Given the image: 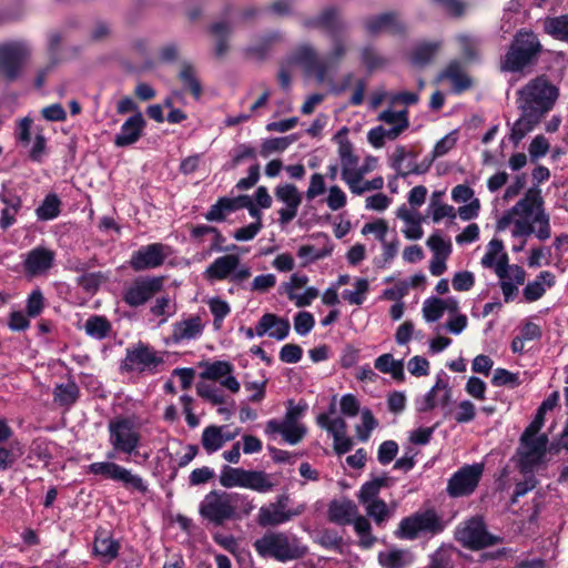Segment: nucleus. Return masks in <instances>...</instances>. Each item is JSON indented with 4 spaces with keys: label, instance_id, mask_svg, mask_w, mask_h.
<instances>
[{
    "label": "nucleus",
    "instance_id": "nucleus-35",
    "mask_svg": "<svg viewBox=\"0 0 568 568\" xmlns=\"http://www.w3.org/2000/svg\"><path fill=\"white\" fill-rule=\"evenodd\" d=\"M520 118L511 126L510 140L515 144L520 142L529 132H531L542 119L541 115L532 111L526 109H520Z\"/></svg>",
    "mask_w": 568,
    "mask_h": 568
},
{
    "label": "nucleus",
    "instance_id": "nucleus-62",
    "mask_svg": "<svg viewBox=\"0 0 568 568\" xmlns=\"http://www.w3.org/2000/svg\"><path fill=\"white\" fill-rule=\"evenodd\" d=\"M105 281L101 272L85 273L77 278V284L87 293H95L100 285Z\"/></svg>",
    "mask_w": 568,
    "mask_h": 568
},
{
    "label": "nucleus",
    "instance_id": "nucleus-24",
    "mask_svg": "<svg viewBox=\"0 0 568 568\" xmlns=\"http://www.w3.org/2000/svg\"><path fill=\"white\" fill-rule=\"evenodd\" d=\"M54 260L52 250L37 246L24 254L23 271L30 277L43 275L53 266Z\"/></svg>",
    "mask_w": 568,
    "mask_h": 568
},
{
    "label": "nucleus",
    "instance_id": "nucleus-25",
    "mask_svg": "<svg viewBox=\"0 0 568 568\" xmlns=\"http://www.w3.org/2000/svg\"><path fill=\"white\" fill-rule=\"evenodd\" d=\"M496 275L499 278V286L505 302L508 303L514 301L518 294V287L525 283V270L517 264H509Z\"/></svg>",
    "mask_w": 568,
    "mask_h": 568
},
{
    "label": "nucleus",
    "instance_id": "nucleus-16",
    "mask_svg": "<svg viewBox=\"0 0 568 568\" xmlns=\"http://www.w3.org/2000/svg\"><path fill=\"white\" fill-rule=\"evenodd\" d=\"M162 276L138 277L125 288L123 301L131 307H139L149 302L163 288Z\"/></svg>",
    "mask_w": 568,
    "mask_h": 568
},
{
    "label": "nucleus",
    "instance_id": "nucleus-55",
    "mask_svg": "<svg viewBox=\"0 0 568 568\" xmlns=\"http://www.w3.org/2000/svg\"><path fill=\"white\" fill-rule=\"evenodd\" d=\"M295 141L294 135L265 139L261 145V155L268 158L273 153L285 151Z\"/></svg>",
    "mask_w": 568,
    "mask_h": 568
},
{
    "label": "nucleus",
    "instance_id": "nucleus-17",
    "mask_svg": "<svg viewBox=\"0 0 568 568\" xmlns=\"http://www.w3.org/2000/svg\"><path fill=\"white\" fill-rule=\"evenodd\" d=\"M29 52V47L23 41L0 43V70L8 80H14L19 77Z\"/></svg>",
    "mask_w": 568,
    "mask_h": 568
},
{
    "label": "nucleus",
    "instance_id": "nucleus-10",
    "mask_svg": "<svg viewBox=\"0 0 568 568\" xmlns=\"http://www.w3.org/2000/svg\"><path fill=\"white\" fill-rule=\"evenodd\" d=\"M87 473L122 483L125 487H131L140 493L148 490V485L140 475L133 474L130 469L109 458L105 462H95L88 465Z\"/></svg>",
    "mask_w": 568,
    "mask_h": 568
},
{
    "label": "nucleus",
    "instance_id": "nucleus-33",
    "mask_svg": "<svg viewBox=\"0 0 568 568\" xmlns=\"http://www.w3.org/2000/svg\"><path fill=\"white\" fill-rule=\"evenodd\" d=\"M120 544L108 531L99 530L93 542V554L104 562H110L118 557Z\"/></svg>",
    "mask_w": 568,
    "mask_h": 568
},
{
    "label": "nucleus",
    "instance_id": "nucleus-47",
    "mask_svg": "<svg viewBox=\"0 0 568 568\" xmlns=\"http://www.w3.org/2000/svg\"><path fill=\"white\" fill-rule=\"evenodd\" d=\"M388 484L387 476L375 477L372 480L364 483L357 494L358 501L365 504L372 500H378V494L383 487Z\"/></svg>",
    "mask_w": 568,
    "mask_h": 568
},
{
    "label": "nucleus",
    "instance_id": "nucleus-46",
    "mask_svg": "<svg viewBox=\"0 0 568 568\" xmlns=\"http://www.w3.org/2000/svg\"><path fill=\"white\" fill-rule=\"evenodd\" d=\"M353 290H344L342 292V298L351 305H362L367 297L369 292V282L367 278L357 277L353 283Z\"/></svg>",
    "mask_w": 568,
    "mask_h": 568
},
{
    "label": "nucleus",
    "instance_id": "nucleus-22",
    "mask_svg": "<svg viewBox=\"0 0 568 568\" xmlns=\"http://www.w3.org/2000/svg\"><path fill=\"white\" fill-rule=\"evenodd\" d=\"M338 158L341 164V178L351 190L355 186V183L363 181L366 175V171L359 170V159L354 154L353 145L347 140L339 142Z\"/></svg>",
    "mask_w": 568,
    "mask_h": 568
},
{
    "label": "nucleus",
    "instance_id": "nucleus-7",
    "mask_svg": "<svg viewBox=\"0 0 568 568\" xmlns=\"http://www.w3.org/2000/svg\"><path fill=\"white\" fill-rule=\"evenodd\" d=\"M220 485L224 488H246L260 494H266L274 489L275 483L272 475L263 470H248L242 467L223 466L220 476Z\"/></svg>",
    "mask_w": 568,
    "mask_h": 568
},
{
    "label": "nucleus",
    "instance_id": "nucleus-12",
    "mask_svg": "<svg viewBox=\"0 0 568 568\" xmlns=\"http://www.w3.org/2000/svg\"><path fill=\"white\" fill-rule=\"evenodd\" d=\"M200 515L207 521L220 526L233 519L230 493L212 490L206 494L199 507Z\"/></svg>",
    "mask_w": 568,
    "mask_h": 568
},
{
    "label": "nucleus",
    "instance_id": "nucleus-1",
    "mask_svg": "<svg viewBox=\"0 0 568 568\" xmlns=\"http://www.w3.org/2000/svg\"><path fill=\"white\" fill-rule=\"evenodd\" d=\"M305 26L326 30L331 48L321 57L311 44H301L293 51L287 62L300 65L306 74L314 75L318 83L328 82L349 49L346 28L333 8L324 10L317 18L307 20Z\"/></svg>",
    "mask_w": 568,
    "mask_h": 568
},
{
    "label": "nucleus",
    "instance_id": "nucleus-26",
    "mask_svg": "<svg viewBox=\"0 0 568 568\" xmlns=\"http://www.w3.org/2000/svg\"><path fill=\"white\" fill-rule=\"evenodd\" d=\"M146 122L141 112H136L129 116L121 125L119 133L114 136V145L125 148L136 143L144 131Z\"/></svg>",
    "mask_w": 568,
    "mask_h": 568
},
{
    "label": "nucleus",
    "instance_id": "nucleus-15",
    "mask_svg": "<svg viewBox=\"0 0 568 568\" xmlns=\"http://www.w3.org/2000/svg\"><path fill=\"white\" fill-rule=\"evenodd\" d=\"M173 254L170 245L163 243H151L141 246L131 254L129 265L135 272L155 270L161 267L165 260Z\"/></svg>",
    "mask_w": 568,
    "mask_h": 568
},
{
    "label": "nucleus",
    "instance_id": "nucleus-59",
    "mask_svg": "<svg viewBox=\"0 0 568 568\" xmlns=\"http://www.w3.org/2000/svg\"><path fill=\"white\" fill-rule=\"evenodd\" d=\"M444 298L428 297L423 304V317L428 323L437 322L444 315Z\"/></svg>",
    "mask_w": 568,
    "mask_h": 568
},
{
    "label": "nucleus",
    "instance_id": "nucleus-23",
    "mask_svg": "<svg viewBox=\"0 0 568 568\" xmlns=\"http://www.w3.org/2000/svg\"><path fill=\"white\" fill-rule=\"evenodd\" d=\"M205 323L199 315H189L171 325V335L166 343L181 345L201 338Z\"/></svg>",
    "mask_w": 568,
    "mask_h": 568
},
{
    "label": "nucleus",
    "instance_id": "nucleus-31",
    "mask_svg": "<svg viewBox=\"0 0 568 568\" xmlns=\"http://www.w3.org/2000/svg\"><path fill=\"white\" fill-rule=\"evenodd\" d=\"M358 515V508L354 501L349 499L334 500L328 507V518L332 523L346 526L354 521Z\"/></svg>",
    "mask_w": 568,
    "mask_h": 568
},
{
    "label": "nucleus",
    "instance_id": "nucleus-53",
    "mask_svg": "<svg viewBox=\"0 0 568 568\" xmlns=\"http://www.w3.org/2000/svg\"><path fill=\"white\" fill-rule=\"evenodd\" d=\"M545 30L552 38L561 41L568 40V14L548 18L545 21Z\"/></svg>",
    "mask_w": 568,
    "mask_h": 568
},
{
    "label": "nucleus",
    "instance_id": "nucleus-9",
    "mask_svg": "<svg viewBox=\"0 0 568 568\" xmlns=\"http://www.w3.org/2000/svg\"><path fill=\"white\" fill-rule=\"evenodd\" d=\"M445 528L443 518L433 509L415 513L400 520L396 536L400 539L414 540L422 535H437Z\"/></svg>",
    "mask_w": 568,
    "mask_h": 568
},
{
    "label": "nucleus",
    "instance_id": "nucleus-44",
    "mask_svg": "<svg viewBox=\"0 0 568 568\" xmlns=\"http://www.w3.org/2000/svg\"><path fill=\"white\" fill-rule=\"evenodd\" d=\"M84 331L88 336L102 341L109 336L111 323L104 316L92 315L85 321Z\"/></svg>",
    "mask_w": 568,
    "mask_h": 568
},
{
    "label": "nucleus",
    "instance_id": "nucleus-5",
    "mask_svg": "<svg viewBox=\"0 0 568 568\" xmlns=\"http://www.w3.org/2000/svg\"><path fill=\"white\" fill-rule=\"evenodd\" d=\"M558 97V88L546 75H540L518 90V108L544 116L554 108Z\"/></svg>",
    "mask_w": 568,
    "mask_h": 568
},
{
    "label": "nucleus",
    "instance_id": "nucleus-41",
    "mask_svg": "<svg viewBox=\"0 0 568 568\" xmlns=\"http://www.w3.org/2000/svg\"><path fill=\"white\" fill-rule=\"evenodd\" d=\"M405 130V124H396L388 129L378 125L367 133V141L376 149L382 148L386 140H395Z\"/></svg>",
    "mask_w": 568,
    "mask_h": 568
},
{
    "label": "nucleus",
    "instance_id": "nucleus-42",
    "mask_svg": "<svg viewBox=\"0 0 568 568\" xmlns=\"http://www.w3.org/2000/svg\"><path fill=\"white\" fill-rule=\"evenodd\" d=\"M440 45V41H425L418 43L410 54V62L415 67H424L428 64L439 50Z\"/></svg>",
    "mask_w": 568,
    "mask_h": 568
},
{
    "label": "nucleus",
    "instance_id": "nucleus-13",
    "mask_svg": "<svg viewBox=\"0 0 568 568\" xmlns=\"http://www.w3.org/2000/svg\"><path fill=\"white\" fill-rule=\"evenodd\" d=\"M162 363V357L152 347L139 343L126 348L120 368L123 372L155 373L156 367Z\"/></svg>",
    "mask_w": 568,
    "mask_h": 568
},
{
    "label": "nucleus",
    "instance_id": "nucleus-11",
    "mask_svg": "<svg viewBox=\"0 0 568 568\" xmlns=\"http://www.w3.org/2000/svg\"><path fill=\"white\" fill-rule=\"evenodd\" d=\"M548 444V436H520V443L517 450L520 471L532 474L536 467L544 463Z\"/></svg>",
    "mask_w": 568,
    "mask_h": 568
},
{
    "label": "nucleus",
    "instance_id": "nucleus-36",
    "mask_svg": "<svg viewBox=\"0 0 568 568\" xmlns=\"http://www.w3.org/2000/svg\"><path fill=\"white\" fill-rule=\"evenodd\" d=\"M206 236L210 237L211 243L209 250L211 252H222L226 250L222 246L225 242V237L216 227L201 224L194 226L191 231V237L199 244H202L204 242V237Z\"/></svg>",
    "mask_w": 568,
    "mask_h": 568
},
{
    "label": "nucleus",
    "instance_id": "nucleus-52",
    "mask_svg": "<svg viewBox=\"0 0 568 568\" xmlns=\"http://www.w3.org/2000/svg\"><path fill=\"white\" fill-rule=\"evenodd\" d=\"M457 556V550L452 546H442L430 556L427 568H454Z\"/></svg>",
    "mask_w": 568,
    "mask_h": 568
},
{
    "label": "nucleus",
    "instance_id": "nucleus-28",
    "mask_svg": "<svg viewBox=\"0 0 568 568\" xmlns=\"http://www.w3.org/2000/svg\"><path fill=\"white\" fill-rule=\"evenodd\" d=\"M265 433L268 435L281 434L286 443L296 445L305 436L306 429L300 424L270 419L266 423Z\"/></svg>",
    "mask_w": 568,
    "mask_h": 568
},
{
    "label": "nucleus",
    "instance_id": "nucleus-20",
    "mask_svg": "<svg viewBox=\"0 0 568 568\" xmlns=\"http://www.w3.org/2000/svg\"><path fill=\"white\" fill-rule=\"evenodd\" d=\"M452 398V388L448 384L447 375L442 372L436 376L433 387L424 395L415 399L416 410L426 413L437 406H446Z\"/></svg>",
    "mask_w": 568,
    "mask_h": 568
},
{
    "label": "nucleus",
    "instance_id": "nucleus-58",
    "mask_svg": "<svg viewBox=\"0 0 568 568\" xmlns=\"http://www.w3.org/2000/svg\"><path fill=\"white\" fill-rule=\"evenodd\" d=\"M377 427V420L369 408L361 410V424L356 426V435L361 442H367L372 432Z\"/></svg>",
    "mask_w": 568,
    "mask_h": 568
},
{
    "label": "nucleus",
    "instance_id": "nucleus-2",
    "mask_svg": "<svg viewBox=\"0 0 568 568\" xmlns=\"http://www.w3.org/2000/svg\"><path fill=\"white\" fill-rule=\"evenodd\" d=\"M510 226L513 237L526 239L534 234L539 241L550 239V215L538 186L529 187L524 197L498 219L496 230L504 232Z\"/></svg>",
    "mask_w": 568,
    "mask_h": 568
},
{
    "label": "nucleus",
    "instance_id": "nucleus-45",
    "mask_svg": "<svg viewBox=\"0 0 568 568\" xmlns=\"http://www.w3.org/2000/svg\"><path fill=\"white\" fill-rule=\"evenodd\" d=\"M206 305L213 316V328L220 331L224 320L231 314V305L220 296L209 297Z\"/></svg>",
    "mask_w": 568,
    "mask_h": 568
},
{
    "label": "nucleus",
    "instance_id": "nucleus-3",
    "mask_svg": "<svg viewBox=\"0 0 568 568\" xmlns=\"http://www.w3.org/2000/svg\"><path fill=\"white\" fill-rule=\"evenodd\" d=\"M262 558H273L280 562L296 560L305 556L307 547L293 534L268 531L253 542Z\"/></svg>",
    "mask_w": 568,
    "mask_h": 568
},
{
    "label": "nucleus",
    "instance_id": "nucleus-40",
    "mask_svg": "<svg viewBox=\"0 0 568 568\" xmlns=\"http://www.w3.org/2000/svg\"><path fill=\"white\" fill-rule=\"evenodd\" d=\"M378 561L383 568H405L412 564V555L403 549H387L378 554Z\"/></svg>",
    "mask_w": 568,
    "mask_h": 568
},
{
    "label": "nucleus",
    "instance_id": "nucleus-54",
    "mask_svg": "<svg viewBox=\"0 0 568 568\" xmlns=\"http://www.w3.org/2000/svg\"><path fill=\"white\" fill-rule=\"evenodd\" d=\"M181 81L184 87L187 88L194 98L199 99L202 93V87L197 79L194 67L190 63L184 62L179 73Z\"/></svg>",
    "mask_w": 568,
    "mask_h": 568
},
{
    "label": "nucleus",
    "instance_id": "nucleus-38",
    "mask_svg": "<svg viewBox=\"0 0 568 568\" xmlns=\"http://www.w3.org/2000/svg\"><path fill=\"white\" fill-rule=\"evenodd\" d=\"M226 429L227 425H210L203 429L201 444L206 454L212 455L224 446L222 430Z\"/></svg>",
    "mask_w": 568,
    "mask_h": 568
},
{
    "label": "nucleus",
    "instance_id": "nucleus-8",
    "mask_svg": "<svg viewBox=\"0 0 568 568\" xmlns=\"http://www.w3.org/2000/svg\"><path fill=\"white\" fill-rule=\"evenodd\" d=\"M251 267L242 263L239 255L225 254L216 257L204 271V277L210 283L227 281L242 285L251 277Z\"/></svg>",
    "mask_w": 568,
    "mask_h": 568
},
{
    "label": "nucleus",
    "instance_id": "nucleus-21",
    "mask_svg": "<svg viewBox=\"0 0 568 568\" xmlns=\"http://www.w3.org/2000/svg\"><path fill=\"white\" fill-rule=\"evenodd\" d=\"M287 506V495H280L274 503L262 506L257 515L258 525L262 527L280 526L300 515V511L292 510Z\"/></svg>",
    "mask_w": 568,
    "mask_h": 568
},
{
    "label": "nucleus",
    "instance_id": "nucleus-14",
    "mask_svg": "<svg viewBox=\"0 0 568 568\" xmlns=\"http://www.w3.org/2000/svg\"><path fill=\"white\" fill-rule=\"evenodd\" d=\"M455 538L464 547L478 550L495 545L496 538L490 535L479 517H473L458 525Z\"/></svg>",
    "mask_w": 568,
    "mask_h": 568
},
{
    "label": "nucleus",
    "instance_id": "nucleus-60",
    "mask_svg": "<svg viewBox=\"0 0 568 568\" xmlns=\"http://www.w3.org/2000/svg\"><path fill=\"white\" fill-rule=\"evenodd\" d=\"M551 256L552 252L550 246L534 247L530 250L527 264L531 268H537L542 265H550Z\"/></svg>",
    "mask_w": 568,
    "mask_h": 568
},
{
    "label": "nucleus",
    "instance_id": "nucleus-27",
    "mask_svg": "<svg viewBox=\"0 0 568 568\" xmlns=\"http://www.w3.org/2000/svg\"><path fill=\"white\" fill-rule=\"evenodd\" d=\"M290 321L273 313H265L257 322V336L268 335L276 341L285 339L290 334Z\"/></svg>",
    "mask_w": 568,
    "mask_h": 568
},
{
    "label": "nucleus",
    "instance_id": "nucleus-61",
    "mask_svg": "<svg viewBox=\"0 0 568 568\" xmlns=\"http://www.w3.org/2000/svg\"><path fill=\"white\" fill-rule=\"evenodd\" d=\"M294 331L300 336H306L315 326V318L306 311L297 312L293 318Z\"/></svg>",
    "mask_w": 568,
    "mask_h": 568
},
{
    "label": "nucleus",
    "instance_id": "nucleus-64",
    "mask_svg": "<svg viewBox=\"0 0 568 568\" xmlns=\"http://www.w3.org/2000/svg\"><path fill=\"white\" fill-rule=\"evenodd\" d=\"M456 41L465 58L473 60L478 55L479 39L468 34H459L456 37Z\"/></svg>",
    "mask_w": 568,
    "mask_h": 568
},
{
    "label": "nucleus",
    "instance_id": "nucleus-63",
    "mask_svg": "<svg viewBox=\"0 0 568 568\" xmlns=\"http://www.w3.org/2000/svg\"><path fill=\"white\" fill-rule=\"evenodd\" d=\"M428 210L432 215V220L434 223L440 222L443 219L447 217L454 220L456 217V211L454 206L445 203H440L439 201L432 200Z\"/></svg>",
    "mask_w": 568,
    "mask_h": 568
},
{
    "label": "nucleus",
    "instance_id": "nucleus-56",
    "mask_svg": "<svg viewBox=\"0 0 568 568\" xmlns=\"http://www.w3.org/2000/svg\"><path fill=\"white\" fill-rule=\"evenodd\" d=\"M317 425L327 430L332 437L347 433V424L342 417L331 418L328 414H320L316 418Z\"/></svg>",
    "mask_w": 568,
    "mask_h": 568
},
{
    "label": "nucleus",
    "instance_id": "nucleus-49",
    "mask_svg": "<svg viewBox=\"0 0 568 568\" xmlns=\"http://www.w3.org/2000/svg\"><path fill=\"white\" fill-rule=\"evenodd\" d=\"M442 77L450 80L457 91L466 90L471 84L470 79L464 72L463 67L458 61H452L443 72Z\"/></svg>",
    "mask_w": 568,
    "mask_h": 568
},
{
    "label": "nucleus",
    "instance_id": "nucleus-57",
    "mask_svg": "<svg viewBox=\"0 0 568 568\" xmlns=\"http://www.w3.org/2000/svg\"><path fill=\"white\" fill-rule=\"evenodd\" d=\"M61 202L55 194H49L44 197L42 204L36 210L37 216L41 221L55 219L60 214Z\"/></svg>",
    "mask_w": 568,
    "mask_h": 568
},
{
    "label": "nucleus",
    "instance_id": "nucleus-39",
    "mask_svg": "<svg viewBox=\"0 0 568 568\" xmlns=\"http://www.w3.org/2000/svg\"><path fill=\"white\" fill-rule=\"evenodd\" d=\"M374 367L381 373L389 374L395 381L405 378L403 359L396 361L392 354H383L374 361Z\"/></svg>",
    "mask_w": 568,
    "mask_h": 568
},
{
    "label": "nucleus",
    "instance_id": "nucleus-19",
    "mask_svg": "<svg viewBox=\"0 0 568 568\" xmlns=\"http://www.w3.org/2000/svg\"><path fill=\"white\" fill-rule=\"evenodd\" d=\"M274 196L276 201L283 204V207L277 211V214L280 225L285 226L296 217L298 207L303 201V194L298 191L296 185L292 183H281L275 186Z\"/></svg>",
    "mask_w": 568,
    "mask_h": 568
},
{
    "label": "nucleus",
    "instance_id": "nucleus-30",
    "mask_svg": "<svg viewBox=\"0 0 568 568\" xmlns=\"http://www.w3.org/2000/svg\"><path fill=\"white\" fill-rule=\"evenodd\" d=\"M246 200L247 195L220 197L216 203L211 205L204 216L209 222H224L229 215L239 210L240 202Z\"/></svg>",
    "mask_w": 568,
    "mask_h": 568
},
{
    "label": "nucleus",
    "instance_id": "nucleus-48",
    "mask_svg": "<svg viewBox=\"0 0 568 568\" xmlns=\"http://www.w3.org/2000/svg\"><path fill=\"white\" fill-rule=\"evenodd\" d=\"M351 525H353L354 530L359 539V546L364 549H369L373 547V545L376 542V537L372 534V526L369 520L358 514Z\"/></svg>",
    "mask_w": 568,
    "mask_h": 568
},
{
    "label": "nucleus",
    "instance_id": "nucleus-34",
    "mask_svg": "<svg viewBox=\"0 0 568 568\" xmlns=\"http://www.w3.org/2000/svg\"><path fill=\"white\" fill-rule=\"evenodd\" d=\"M555 285V275L549 271L540 272L537 277L529 282L523 291L524 297L527 302L538 301L544 296L547 288Z\"/></svg>",
    "mask_w": 568,
    "mask_h": 568
},
{
    "label": "nucleus",
    "instance_id": "nucleus-29",
    "mask_svg": "<svg viewBox=\"0 0 568 568\" xmlns=\"http://www.w3.org/2000/svg\"><path fill=\"white\" fill-rule=\"evenodd\" d=\"M480 264L485 268L494 270L495 274H499L504 267L509 265V258L504 251V243L501 240L493 239L486 248V253L481 257Z\"/></svg>",
    "mask_w": 568,
    "mask_h": 568
},
{
    "label": "nucleus",
    "instance_id": "nucleus-51",
    "mask_svg": "<svg viewBox=\"0 0 568 568\" xmlns=\"http://www.w3.org/2000/svg\"><path fill=\"white\" fill-rule=\"evenodd\" d=\"M365 507V511L377 526H384V524L392 517L393 511L388 505L382 500H372L362 504Z\"/></svg>",
    "mask_w": 568,
    "mask_h": 568
},
{
    "label": "nucleus",
    "instance_id": "nucleus-6",
    "mask_svg": "<svg viewBox=\"0 0 568 568\" xmlns=\"http://www.w3.org/2000/svg\"><path fill=\"white\" fill-rule=\"evenodd\" d=\"M540 51L541 44L537 36L531 31L520 30L516 33L508 52L501 60V70L519 72L531 64Z\"/></svg>",
    "mask_w": 568,
    "mask_h": 568
},
{
    "label": "nucleus",
    "instance_id": "nucleus-37",
    "mask_svg": "<svg viewBox=\"0 0 568 568\" xmlns=\"http://www.w3.org/2000/svg\"><path fill=\"white\" fill-rule=\"evenodd\" d=\"M80 397V388L74 381L58 384L53 388V400L61 407L70 408Z\"/></svg>",
    "mask_w": 568,
    "mask_h": 568
},
{
    "label": "nucleus",
    "instance_id": "nucleus-43",
    "mask_svg": "<svg viewBox=\"0 0 568 568\" xmlns=\"http://www.w3.org/2000/svg\"><path fill=\"white\" fill-rule=\"evenodd\" d=\"M408 152L405 146L397 145L390 155V166L396 171L397 176L405 178L409 174H419L422 171L417 165L407 164L405 160L408 156Z\"/></svg>",
    "mask_w": 568,
    "mask_h": 568
},
{
    "label": "nucleus",
    "instance_id": "nucleus-4",
    "mask_svg": "<svg viewBox=\"0 0 568 568\" xmlns=\"http://www.w3.org/2000/svg\"><path fill=\"white\" fill-rule=\"evenodd\" d=\"M108 442L112 452H108L106 458L114 459L116 454L129 457L140 456L139 449L142 444L140 424L129 416H118L108 424Z\"/></svg>",
    "mask_w": 568,
    "mask_h": 568
},
{
    "label": "nucleus",
    "instance_id": "nucleus-50",
    "mask_svg": "<svg viewBox=\"0 0 568 568\" xmlns=\"http://www.w3.org/2000/svg\"><path fill=\"white\" fill-rule=\"evenodd\" d=\"M233 519H242L255 509L254 499L246 494L230 493Z\"/></svg>",
    "mask_w": 568,
    "mask_h": 568
},
{
    "label": "nucleus",
    "instance_id": "nucleus-32",
    "mask_svg": "<svg viewBox=\"0 0 568 568\" xmlns=\"http://www.w3.org/2000/svg\"><path fill=\"white\" fill-rule=\"evenodd\" d=\"M366 29L372 34L379 32L400 33L404 30V23L397 14L387 12L368 19Z\"/></svg>",
    "mask_w": 568,
    "mask_h": 568
},
{
    "label": "nucleus",
    "instance_id": "nucleus-18",
    "mask_svg": "<svg viewBox=\"0 0 568 568\" xmlns=\"http://www.w3.org/2000/svg\"><path fill=\"white\" fill-rule=\"evenodd\" d=\"M484 466L481 464L466 465L454 473L448 480L447 493L452 497L470 495L477 487Z\"/></svg>",
    "mask_w": 568,
    "mask_h": 568
}]
</instances>
